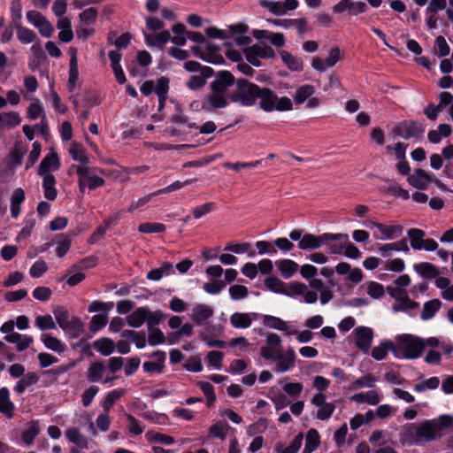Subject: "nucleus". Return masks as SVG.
I'll return each mask as SVG.
<instances>
[{
    "instance_id": "4468645a",
    "label": "nucleus",
    "mask_w": 453,
    "mask_h": 453,
    "mask_svg": "<svg viewBox=\"0 0 453 453\" xmlns=\"http://www.w3.org/2000/svg\"><path fill=\"white\" fill-rule=\"evenodd\" d=\"M353 333L356 346L364 353H367L372 343L373 330L367 326H357Z\"/></svg>"
},
{
    "instance_id": "4c0bfd02",
    "label": "nucleus",
    "mask_w": 453,
    "mask_h": 453,
    "mask_svg": "<svg viewBox=\"0 0 453 453\" xmlns=\"http://www.w3.org/2000/svg\"><path fill=\"white\" fill-rule=\"evenodd\" d=\"M14 26L17 30V38L21 43H31L36 38L35 33L33 30L23 27L21 22L14 24Z\"/></svg>"
},
{
    "instance_id": "2eb2a0df",
    "label": "nucleus",
    "mask_w": 453,
    "mask_h": 453,
    "mask_svg": "<svg viewBox=\"0 0 453 453\" xmlns=\"http://www.w3.org/2000/svg\"><path fill=\"white\" fill-rule=\"evenodd\" d=\"M260 318V315L255 312H234L230 316V324L233 327L245 329L251 326L253 320Z\"/></svg>"
},
{
    "instance_id": "8fccbe9b",
    "label": "nucleus",
    "mask_w": 453,
    "mask_h": 453,
    "mask_svg": "<svg viewBox=\"0 0 453 453\" xmlns=\"http://www.w3.org/2000/svg\"><path fill=\"white\" fill-rule=\"evenodd\" d=\"M53 314L59 327L62 330L65 329L72 318L68 311L63 306H58L53 310Z\"/></svg>"
},
{
    "instance_id": "e433bc0d",
    "label": "nucleus",
    "mask_w": 453,
    "mask_h": 453,
    "mask_svg": "<svg viewBox=\"0 0 453 453\" xmlns=\"http://www.w3.org/2000/svg\"><path fill=\"white\" fill-rule=\"evenodd\" d=\"M441 302L439 299H433L425 303L423 310L421 311V319L428 320L431 319L436 312L440 310Z\"/></svg>"
},
{
    "instance_id": "72a5a7b5",
    "label": "nucleus",
    "mask_w": 453,
    "mask_h": 453,
    "mask_svg": "<svg viewBox=\"0 0 453 453\" xmlns=\"http://www.w3.org/2000/svg\"><path fill=\"white\" fill-rule=\"evenodd\" d=\"M280 57L283 63L291 70L300 72L303 68V62L301 58L292 55L290 52L282 50Z\"/></svg>"
},
{
    "instance_id": "c756f323",
    "label": "nucleus",
    "mask_w": 453,
    "mask_h": 453,
    "mask_svg": "<svg viewBox=\"0 0 453 453\" xmlns=\"http://www.w3.org/2000/svg\"><path fill=\"white\" fill-rule=\"evenodd\" d=\"M265 284L269 290L288 296L289 283L286 284L279 278L270 277L265 280Z\"/></svg>"
},
{
    "instance_id": "f257e3e1",
    "label": "nucleus",
    "mask_w": 453,
    "mask_h": 453,
    "mask_svg": "<svg viewBox=\"0 0 453 453\" xmlns=\"http://www.w3.org/2000/svg\"><path fill=\"white\" fill-rule=\"evenodd\" d=\"M452 424L453 417L450 415H441L438 418L422 422L406 423L399 428V442L402 446L411 447L441 439L442 430Z\"/></svg>"
},
{
    "instance_id": "4d7b16f0",
    "label": "nucleus",
    "mask_w": 453,
    "mask_h": 453,
    "mask_svg": "<svg viewBox=\"0 0 453 453\" xmlns=\"http://www.w3.org/2000/svg\"><path fill=\"white\" fill-rule=\"evenodd\" d=\"M108 322L107 314H96L91 318L89 322V330L92 333L98 332L102 328H104Z\"/></svg>"
},
{
    "instance_id": "dca6fc26",
    "label": "nucleus",
    "mask_w": 453,
    "mask_h": 453,
    "mask_svg": "<svg viewBox=\"0 0 453 453\" xmlns=\"http://www.w3.org/2000/svg\"><path fill=\"white\" fill-rule=\"evenodd\" d=\"M407 180L413 188L423 190L433 181V179L425 170L418 168L408 176Z\"/></svg>"
},
{
    "instance_id": "423d86ee",
    "label": "nucleus",
    "mask_w": 453,
    "mask_h": 453,
    "mask_svg": "<svg viewBox=\"0 0 453 453\" xmlns=\"http://www.w3.org/2000/svg\"><path fill=\"white\" fill-rule=\"evenodd\" d=\"M258 94L257 99H259L260 108L266 112L273 111H284L293 109L292 102L288 97L279 98L270 88H260Z\"/></svg>"
},
{
    "instance_id": "49530a36",
    "label": "nucleus",
    "mask_w": 453,
    "mask_h": 453,
    "mask_svg": "<svg viewBox=\"0 0 453 453\" xmlns=\"http://www.w3.org/2000/svg\"><path fill=\"white\" fill-rule=\"evenodd\" d=\"M105 366L103 362H95L88 369V380L89 382H97L103 378Z\"/></svg>"
},
{
    "instance_id": "680f3d73",
    "label": "nucleus",
    "mask_w": 453,
    "mask_h": 453,
    "mask_svg": "<svg viewBox=\"0 0 453 453\" xmlns=\"http://www.w3.org/2000/svg\"><path fill=\"white\" fill-rule=\"evenodd\" d=\"M319 443L320 437L318 431L316 429H310L306 434L304 447L314 451L319 446Z\"/></svg>"
},
{
    "instance_id": "f03ea898",
    "label": "nucleus",
    "mask_w": 453,
    "mask_h": 453,
    "mask_svg": "<svg viewBox=\"0 0 453 453\" xmlns=\"http://www.w3.org/2000/svg\"><path fill=\"white\" fill-rule=\"evenodd\" d=\"M392 347L394 356L399 359H416L424 352L423 338L408 334L397 335Z\"/></svg>"
},
{
    "instance_id": "a211bd4d",
    "label": "nucleus",
    "mask_w": 453,
    "mask_h": 453,
    "mask_svg": "<svg viewBox=\"0 0 453 453\" xmlns=\"http://www.w3.org/2000/svg\"><path fill=\"white\" fill-rule=\"evenodd\" d=\"M171 39V34L168 30H162L157 34H149L144 35V40L149 47H158L163 49L165 44Z\"/></svg>"
},
{
    "instance_id": "e2e57ef3",
    "label": "nucleus",
    "mask_w": 453,
    "mask_h": 453,
    "mask_svg": "<svg viewBox=\"0 0 453 453\" xmlns=\"http://www.w3.org/2000/svg\"><path fill=\"white\" fill-rule=\"evenodd\" d=\"M224 354L220 351L212 350L207 354L206 361L210 366L217 370L221 369Z\"/></svg>"
},
{
    "instance_id": "9b49d317",
    "label": "nucleus",
    "mask_w": 453,
    "mask_h": 453,
    "mask_svg": "<svg viewBox=\"0 0 453 453\" xmlns=\"http://www.w3.org/2000/svg\"><path fill=\"white\" fill-rule=\"evenodd\" d=\"M234 84V75L228 72V71H221L219 72L216 75V78L213 81L211 82L210 88L211 91L228 96L227 90L230 87H232Z\"/></svg>"
},
{
    "instance_id": "f8f14e48",
    "label": "nucleus",
    "mask_w": 453,
    "mask_h": 453,
    "mask_svg": "<svg viewBox=\"0 0 453 453\" xmlns=\"http://www.w3.org/2000/svg\"><path fill=\"white\" fill-rule=\"evenodd\" d=\"M289 297L302 296L307 303H314L318 300V295L315 291L311 290L307 285L300 281L289 282Z\"/></svg>"
},
{
    "instance_id": "393cba45",
    "label": "nucleus",
    "mask_w": 453,
    "mask_h": 453,
    "mask_svg": "<svg viewBox=\"0 0 453 453\" xmlns=\"http://www.w3.org/2000/svg\"><path fill=\"white\" fill-rule=\"evenodd\" d=\"M40 340L48 349L56 353L61 354L66 349V345L61 340L49 334H42Z\"/></svg>"
},
{
    "instance_id": "473e14b6",
    "label": "nucleus",
    "mask_w": 453,
    "mask_h": 453,
    "mask_svg": "<svg viewBox=\"0 0 453 453\" xmlns=\"http://www.w3.org/2000/svg\"><path fill=\"white\" fill-rule=\"evenodd\" d=\"M152 357H155L157 359V362H152V361L144 362L143 365H142L143 370L146 372H161L164 368L163 363L165 362V352L157 350V351L153 352Z\"/></svg>"
},
{
    "instance_id": "58836bf2",
    "label": "nucleus",
    "mask_w": 453,
    "mask_h": 453,
    "mask_svg": "<svg viewBox=\"0 0 453 453\" xmlns=\"http://www.w3.org/2000/svg\"><path fill=\"white\" fill-rule=\"evenodd\" d=\"M40 433V427L37 421H31L28 423L27 427L22 432L21 438L22 441L27 445H31L36 436Z\"/></svg>"
},
{
    "instance_id": "cd10ccee",
    "label": "nucleus",
    "mask_w": 453,
    "mask_h": 453,
    "mask_svg": "<svg viewBox=\"0 0 453 453\" xmlns=\"http://www.w3.org/2000/svg\"><path fill=\"white\" fill-rule=\"evenodd\" d=\"M25 201V192L21 188L13 190L11 196V215L16 219L20 214V205Z\"/></svg>"
},
{
    "instance_id": "774afa93",
    "label": "nucleus",
    "mask_w": 453,
    "mask_h": 453,
    "mask_svg": "<svg viewBox=\"0 0 453 453\" xmlns=\"http://www.w3.org/2000/svg\"><path fill=\"white\" fill-rule=\"evenodd\" d=\"M21 122L19 114L16 111L3 113V127H13L19 126Z\"/></svg>"
},
{
    "instance_id": "a18cd8bd",
    "label": "nucleus",
    "mask_w": 453,
    "mask_h": 453,
    "mask_svg": "<svg viewBox=\"0 0 453 453\" xmlns=\"http://www.w3.org/2000/svg\"><path fill=\"white\" fill-rule=\"evenodd\" d=\"M315 93L314 86L311 84H305L296 88L294 96L296 104H300L304 103L309 97Z\"/></svg>"
},
{
    "instance_id": "79ce46f5",
    "label": "nucleus",
    "mask_w": 453,
    "mask_h": 453,
    "mask_svg": "<svg viewBox=\"0 0 453 453\" xmlns=\"http://www.w3.org/2000/svg\"><path fill=\"white\" fill-rule=\"evenodd\" d=\"M63 331L69 334L72 338H78L84 333V325L78 317H72L67 327Z\"/></svg>"
},
{
    "instance_id": "aec40b11",
    "label": "nucleus",
    "mask_w": 453,
    "mask_h": 453,
    "mask_svg": "<svg viewBox=\"0 0 453 453\" xmlns=\"http://www.w3.org/2000/svg\"><path fill=\"white\" fill-rule=\"evenodd\" d=\"M392 251H403L408 253L410 251V248L407 241L403 239L398 242L385 243L378 249V252L384 257L391 256Z\"/></svg>"
},
{
    "instance_id": "37998d69",
    "label": "nucleus",
    "mask_w": 453,
    "mask_h": 453,
    "mask_svg": "<svg viewBox=\"0 0 453 453\" xmlns=\"http://www.w3.org/2000/svg\"><path fill=\"white\" fill-rule=\"evenodd\" d=\"M407 235L410 238L411 248L415 250H420V247L426 236L425 231L418 228H411L407 231Z\"/></svg>"
},
{
    "instance_id": "b1692460",
    "label": "nucleus",
    "mask_w": 453,
    "mask_h": 453,
    "mask_svg": "<svg viewBox=\"0 0 453 453\" xmlns=\"http://www.w3.org/2000/svg\"><path fill=\"white\" fill-rule=\"evenodd\" d=\"M68 151L74 161L80 162L81 164V165H88L89 158L82 144L73 142L70 144Z\"/></svg>"
},
{
    "instance_id": "a878e982",
    "label": "nucleus",
    "mask_w": 453,
    "mask_h": 453,
    "mask_svg": "<svg viewBox=\"0 0 453 453\" xmlns=\"http://www.w3.org/2000/svg\"><path fill=\"white\" fill-rule=\"evenodd\" d=\"M213 315V309L206 304H197L192 310V319L197 323L202 324Z\"/></svg>"
},
{
    "instance_id": "c85d7f7f",
    "label": "nucleus",
    "mask_w": 453,
    "mask_h": 453,
    "mask_svg": "<svg viewBox=\"0 0 453 453\" xmlns=\"http://www.w3.org/2000/svg\"><path fill=\"white\" fill-rule=\"evenodd\" d=\"M146 315H147V307H139L134 311H133L131 314H129L127 318V323L128 326L138 328L142 326L145 320H146Z\"/></svg>"
},
{
    "instance_id": "ea45409f",
    "label": "nucleus",
    "mask_w": 453,
    "mask_h": 453,
    "mask_svg": "<svg viewBox=\"0 0 453 453\" xmlns=\"http://www.w3.org/2000/svg\"><path fill=\"white\" fill-rule=\"evenodd\" d=\"M392 345H394V342L392 341H385L381 342L372 349V357L379 361L385 359L388 350L394 354V347H392Z\"/></svg>"
},
{
    "instance_id": "5fc2aeb1",
    "label": "nucleus",
    "mask_w": 453,
    "mask_h": 453,
    "mask_svg": "<svg viewBox=\"0 0 453 453\" xmlns=\"http://www.w3.org/2000/svg\"><path fill=\"white\" fill-rule=\"evenodd\" d=\"M35 326L40 330H50L56 328V323L51 315H39L35 321Z\"/></svg>"
},
{
    "instance_id": "f704fd0d",
    "label": "nucleus",
    "mask_w": 453,
    "mask_h": 453,
    "mask_svg": "<svg viewBox=\"0 0 453 453\" xmlns=\"http://www.w3.org/2000/svg\"><path fill=\"white\" fill-rule=\"evenodd\" d=\"M414 270L419 275L427 279L436 278L440 273L438 268L429 262H421L415 265Z\"/></svg>"
},
{
    "instance_id": "4be33fe9",
    "label": "nucleus",
    "mask_w": 453,
    "mask_h": 453,
    "mask_svg": "<svg viewBox=\"0 0 453 453\" xmlns=\"http://www.w3.org/2000/svg\"><path fill=\"white\" fill-rule=\"evenodd\" d=\"M4 339L8 342L15 344L18 351H23L27 349L34 342L32 336L21 334L19 333H12L11 334H7L5 335Z\"/></svg>"
},
{
    "instance_id": "f3484780",
    "label": "nucleus",
    "mask_w": 453,
    "mask_h": 453,
    "mask_svg": "<svg viewBox=\"0 0 453 453\" xmlns=\"http://www.w3.org/2000/svg\"><path fill=\"white\" fill-rule=\"evenodd\" d=\"M263 320V325L266 327L276 329L285 332L287 335L296 334V331H289L288 322L282 319L272 315H260Z\"/></svg>"
},
{
    "instance_id": "1a4fd4ad",
    "label": "nucleus",
    "mask_w": 453,
    "mask_h": 453,
    "mask_svg": "<svg viewBox=\"0 0 453 453\" xmlns=\"http://www.w3.org/2000/svg\"><path fill=\"white\" fill-rule=\"evenodd\" d=\"M368 226L377 229L373 233V237L377 240H393L402 235L403 230L400 225H385L375 221H371Z\"/></svg>"
},
{
    "instance_id": "a19ab883",
    "label": "nucleus",
    "mask_w": 453,
    "mask_h": 453,
    "mask_svg": "<svg viewBox=\"0 0 453 453\" xmlns=\"http://www.w3.org/2000/svg\"><path fill=\"white\" fill-rule=\"evenodd\" d=\"M303 440V434L299 433L292 441L291 444L288 447H284L282 443H278L276 445V452L277 453H297L302 446Z\"/></svg>"
},
{
    "instance_id": "39448f33",
    "label": "nucleus",
    "mask_w": 453,
    "mask_h": 453,
    "mask_svg": "<svg viewBox=\"0 0 453 453\" xmlns=\"http://www.w3.org/2000/svg\"><path fill=\"white\" fill-rule=\"evenodd\" d=\"M261 357L268 361L274 362V372L284 373L291 371L296 365V354L293 348L272 354L269 349L260 348Z\"/></svg>"
},
{
    "instance_id": "bf43d9fd",
    "label": "nucleus",
    "mask_w": 453,
    "mask_h": 453,
    "mask_svg": "<svg viewBox=\"0 0 453 453\" xmlns=\"http://www.w3.org/2000/svg\"><path fill=\"white\" fill-rule=\"evenodd\" d=\"M418 307V303L411 300L407 295L402 300H399L393 306L392 309L395 312H398V311H408V310H413Z\"/></svg>"
},
{
    "instance_id": "6e6d98bb",
    "label": "nucleus",
    "mask_w": 453,
    "mask_h": 453,
    "mask_svg": "<svg viewBox=\"0 0 453 453\" xmlns=\"http://www.w3.org/2000/svg\"><path fill=\"white\" fill-rule=\"evenodd\" d=\"M166 227L164 224L157 222H145L138 226L139 232L143 234L163 233Z\"/></svg>"
},
{
    "instance_id": "2f4dec72",
    "label": "nucleus",
    "mask_w": 453,
    "mask_h": 453,
    "mask_svg": "<svg viewBox=\"0 0 453 453\" xmlns=\"http://www.w3.org/2000/svg\"><path fill=\"white\" fill-rule=\"evenodd\" d=\"M56 179L53 174L47 173L43 177L42 180V188L44 191V196L50 201H53L57 198L58 191L55 188Z\"/></svg>"
},
{
    "instance_id": "338daca9",
    "label": "nucleus",
    "mask_w": 453,
    "mask_h": 453,
    "mask_svg": "<svg viewBox=\"0 0 453 453\" xmlns=\"http://www.w3.org/2000/svg\"><path fill=\"white\" fill-rule=\"evenodd\" d=\"M335 410V405L334 403H327L320 407H319L316 418L319 420H327L331 418L334 411Z\"/></svg>"
},
{
    "instance_id": "603ef678",
    "label": "nucleus",
    "mask_w": 453,
    "mask_h": 453,
    "mask_svg": "<svg viewBox=\"0 0 453 453\" xmlns=\"http://www.w3.org/2000/svg\"><path fill=\"white\" fill-rule=\"evenodd\" d=\"M79 70L76 57L73 56L70 60V67H69V77H68V88L70 91H73L75 88V84L78 80Z\"/></svg>"
},
{
    "instance_id": "864d4df0",
    "label": "nucleus",
    "mask_w": 453,
    "mask_h": 453,
    "mask_svg": "<svg viewBox=\"0 0 453 453\" xmlns=\"http://www.w3.org/2000/svg\"><path fill=\"white\" fill-rule=\"evenodd\" d=\"M376 382V379L372 374H366L356 380H354L349 388L357 390L362 388H372Z\"/></svg>"
},
{
    "instance_id": "0eeeda50",
    "label": "nucleus",
    "mask_w": 453,
    "mask_h": 453,
    "mask_svg": "<svg viewBox=\"0 0 453 453\" xmlns=\"http://www.w3.org/2000/svg\"><path fill=\"white\" fill-rule=\"evenodd\" d=\"M260 87L250 83L247 80L239 79L236 82V90L230 96L232 102L240 103L242 106H252L259 96Z\"/></svg>"
},
{
    "instance_id": "9d476101",
    "label": "nucleus",
    "mask_w": 453,
    "mask_h": 453,
    "mask_svg": "<svg viewBox=\"0 0 453 453\" xmlns=\"http://www.w3.org/2000/svg\"><path fill=\"white\" fill-rule=\"evenodd\" d=\"M231 101L230 96L219 95L211 91L202 100V109L207 112H213L219 109L226 108Z\"/></svg>"
},
{
    "instance_id": "c9c22d12",
    "label": "nucleus",
    "mask_w": 453,
    "mask_h": 453,
    "mask_svg": "<svg viewBox=\"0 0 453 453\" xmlns=\"http://www.w3.org/2000/svg\"><path fill=\"white\" fill-rule=\"evenodd\" d=\"M95 349L103 356H110L115 349V343L110 338H100L94 342Z\"/></svg>"
},
{
    "instance_id": "5701e85b",
    "label": "nucleus",
    "mask_w": 453,
    "mask_h": 453,
    "mask_svg": "<svg viewBox=\"0 0 453 453\" xmlns=\"http://www.w3.org/2000/svg\"><path fill=\"white\" fill-rule=\"evenodd\" d=\"M280 275L285 279L291 278L298 271L299 265L291 259H280L275 262Z\"/></svg>"
},
{
    "instance_id": "7ed1b4c3",
    "label": "nucleus",
    "mask_w": 453,
    "mask_h": 453,
    "mask_svg": "<svg viewBox=\"0 0 453 453\" xmlns=\"http://www.w3.org/2000/svg\"><path fill=\"white\" fill-rule=\"evenodd\" d=\"M348 239V235L342 234H323L315 235L313 234L303 233L301 229H294L289 233L291 241L298 242V248L302 250H311L321 248L329 242L337 241L341 238Z\"/></svg>"
},
{
    "instance_id": "3c124183",
    "label": "nucleus",
    "mask_w": 453,
    "mask_h": 453,
    "mask_svg": "<svg viewBox=\"0 0 453 453\" xmlns=\"http://www.w3.org/2000/svg\"><path fill=\"white\" fill-rule=\"evenodd\" d=\"M211 71V68L204 67L202 74L191 76L189 81H188V84H187L188 87L190 89H198V88L203 87L206 83L205 75L208 74V73Z\"/></svg>"
},
{
    "instance_id": "de8ad7c7",
    "label": "nucleus",
    "mask_w": 453,
    "mask_h": 453,
    "mask_svg": "<svg viewBox=\"0 0 453 453\" xmlns=\"http://www.w3.org/2000/svg\"><path fill=\"white\" fill-rule=\"evenodd\" d=\"M125 394V390L121 388L114 389L109 392L102 403V407L105 412H108L113 404L119 401Z\"/></svg>"
},
{
    "instance_id": "0e129e2a",
    "label": "nucleus",
    "mask_w": 453,
    "mask_h": 453,
    "mask_svg": "<svg viewBox=\"0 0 453 453\" xmlns=\"http://www.w3.org/2000/svg\"><path fill=\"white\" fill-rule=\"evenodd\" d=\"M367 294L373 299H380L385 295L384 287L376 281L367 283Z\"/></svg>"
},
{
    "instance_id": "6ab92c4d",
    "label": "nucleus",
    "mask_w": 453,
    "mask_h": 453,
    "mask_svg": "<svg viewBox=\"0 0 453 453\" xmlns=\"http://www.w3.org/2000/svg\"><path fill=\"white\" fill-rule=\"evenodd\" d=\"M15 405L10 399V391L7 388L0 389V412L7 418L14 417Z\"/></svg>"
},
{
    "instance_id": "09e8293b",
    "label": "nucleus",
    "mask_w": 453,
    "mask_h": 453,
    "mask_svg": "<svg viewBox=\"0 0 453 453\" xmlns=\"http://www.w3.org/2000/svg\"><path fill=\"white\" fill-rule=\"evenodd\" d=\"M145 438L147 439V441L149 442H151V443L160 442V443L166 444V445H172L175 441L173 437L153 431V430L148 431L145 434Z\"/></svg>"
},
{
    "instance_id": "bb28decb",
    "label": "nucleus",
    "mask_w": 453,
    "mask_h": 453,
    "mask_svg": "<svg viewBox=\"0 0 453 453\" xmlns=\"http://www.w3.org/2000/svg\"><path fill=\"white\" fill-rule=\"evenodd\" d=\"M60 166L58 154L55 151L50 152L41 162L39 174H43L50 170H58Z\"/></svg>"
},
{
    "instance_id": "13d9d810",
    "label": "nucleus",
    "mask_w": 453,
    "mask_h": 453,
    "mask_svg": "<svg viewBox=\"0 0 453 453\" xmlns=\"http://www.w3.org/2000/svg\"><path fill=\"white\" fill-rule=\"evenodd\" d=\"M450 48L445 40V38L441 35L437 36L435 39V43L434 46V52L435 55L439 57H445L449 54Z\"/></svg>"
},
{
    "instance_id": "20e7f679",
    "label": "nucleus",
    "mask_w": 453,
    "mask_h": 453,
    "mask_svg": "<svg viewBox=\"0 0 453 453\" xmlns=\"http://www.w3.org/2000/svg\"><path fill=\"white\" fill-rule=\"evenodd\" d=\"M72 170H75L78 174V185L81 193H84L86 188L93 190L103 187L105 183L104 179L97 174L98 173H104V170L101 168L73 165L71 166L70 172Z\"/></svg>"
},
{
    "instance_id": "ddd939ff",
    "label": "nucleus",
    "mask_w": 453,
    "mask_h": 453,
    "mask_svg": "<svg viewBox=\"0 0 453 453\" xmlns=\"http://www.w3.org/2000/svg\"><path fill=\"white\" fill-rule=\"evenodd\" d=\"M396 135L403 138L410 139L411 137L418 136L424 132L422 124L414 120H405L400 122L394 129Z\"/></svg>"
},
{
    "instance_id": "052dcab7",
    "label": "nucleus",
    "mask_w": 453,
    "mask_h": 453,
    "mask_svg": "<svg viewBox=\"0 0 453 453\" xmlns=\"http://www.w3.org/2000/svg\"><path fill=\"white\" fill-rule=\"evenodd\" d=\"M148 342L151 346H157L165 342V336L159 328L149 329Z\"/></svg>"
},
{
    "instance_id": "7c9ffc66",
    "label": "nucleus",
    "mask_w": 453,
    "mask_h": 453,
    "mask_svg": "<svg viewBox=\"0 0 453 453\" xmlns=\"http://www.w3.org/2000/svg\"><path fill=\"white\" fill-rule=\"evenodd\" d=\"M66 439L82 449L88 448V440L77 427H70L65 432Z\"/></svg>"
},
{
    "instance_id": "c03bdc74",
    "label": "nucleus",
    "mask_w": 453,
    "mask_h": 453,
    "mask_svg": "<svg viewBox=\"0 0 453 453\" xmlns=\"http://www.w3.org/2000/svg\"><path fill=\"white\" fill-rule=\"evenodd\" d=\"M265 342L266 345L262 346L261 348L269 349L273 355L283 350L281 345L282 340L279 334L275 333H268L266 334Z\"/></svg>"
},
{
    "instance_id": "412c9836",
    "label": "nucleus",
    "mask_w": 453,
    "mask_h": 453,
    "mask_svg": "<svg viewBox=\"0 0 453 453\" xmlns=\"http://www.w3.org/2000/svg\"><path fill=\"white\" fill-rule=\"evenodd\" d=\"M57 28L59 30L58 38L61 42H69L73 39L72 23L69 18H59L57 22Z\"/></svg>"
},
{
    "instance_id": "6e6552de",
    "label": "nucleus",
    "mask_w": 453,
    "mask_h": 453,
    "mask_svg": "<svg viewBox=\"0 0 453 453\" xmlns=\"http://www.w3.org/2000/svg\"><path fill=\"white\" fill-rule=\"evenodd\" d=\"M258 4L261 7L268 10L269 12L275 16L286 15L288 12L297 9L299 2L297 0L269 1L259 0Z\"/></svg>"
},
{
    "instance_id": "69168bd1",
    "label": "nucleus",
    "mask_w": 453,
    "mask_h": 453,
    "mask_svg": "<svg viewBox=\"0 0 453 453\" xmlns=\"http://www.w3.org/2000/svg\"><path fill=\"white\" fill-rule=\"evenodd\" d=\"M229 295L233 300L237 301L246 298L249 295V290L245 286L236 284L229 288Z\"/></svg>"
}]
</instances>
